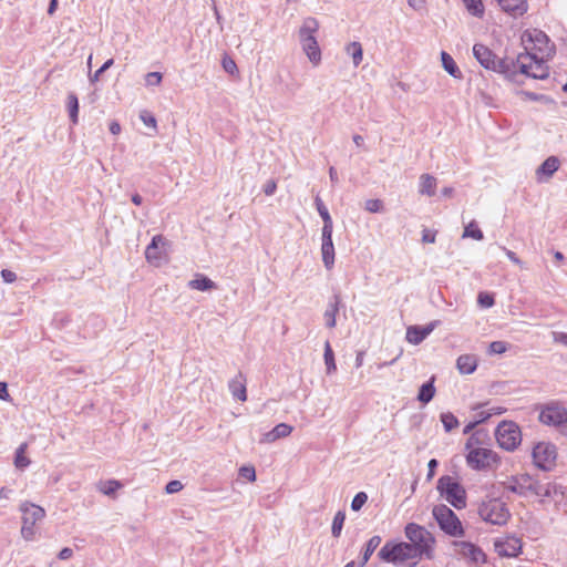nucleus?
<instances>
[{
  "instance_id": "nucleus-1",
  "label": "nucleus",
  "mask_w": 567,
  "mask_h": 567,
  "mask_svg": "<svg viewBox=\"0 0 567 567\" xmlns=\"http://www.w3.org/2000/svg\"><path fill=\"white\" fill-rule=\"evenodd\" d=\"M473 55L486 70L503 74L508 79H513L516 75V63L514 60L497 58L496 54L484 44H474Z\"/></svg>"
},
{
  "instance_id": "nucleus-2",
  "label": "nucleus",
  "mask_w": 567,
  "mask_h": 567,
  "mask_svg": "<svg viewBox=\"0 0 567 567\" xmlns=\"http://www.w3.org/2000/svg\"><path fill=\"white\" fill-rule=\"evenodd\" d=\"M378 556L385 563L393 565H403L411 561V566H415L417 560L422 558L414 546L409 543L386 542L379 550Z\"/></svg>"
},
{
  "instance_id": "nucleus-3",
  "label": "nucleus",
  "mask_w": 567,
  "mask_h": 567,
  "mask_svg": "<svg viewBox=\"0 0 567 567\" xmlns=\"http://www.w3.org/2000/svg\"><path fill=\"white\" fill-rule=\"evenodd\" d=\"M477 514L486 524L504 526L511 518V512L505 502L496 497H487L478 503Z\"/></svg>"
},
{
  "instance_id": "nucleus-4",
  "label": "nucleus",
  "mask_w": 567,
  "mask_h": 567,
  "mask_svg": "<svg viewBox=\"0 0 567 567\" xmlns=\"http://www.w3.org/2000/svg\"><path fill=\"white\" fill-rule=\"evenodd\" d=\"M404 534L405 537L410 540L409 544L414 546L416 553H419L421 557H432L435 539L425 527L415 523H409L404 528Z\"/></svg>"
},
{
  "instance_id": "nucleus-5",
  "label": "nucleus",
  "mask_w": 567,
  "mask_h": 567,
  "mask_svg": "<svg viewBox=\"0 0 567 567\" xmlns=\"http://www.w3.org/2000/svg\"><path fill=\"white\" fill-rule=\"evenodd\" d=\"M436 489L440 495L456 509L466 507L465 488L454 477L449 475L440 477Z\"/></svg>"
},
{
  "instance_id": "nucleus-6",
  "label": "nucleus",
  "mask_w": 567,
  "mask_h": 567,
  "mask_svg": "<svg viewBox=\"0 0 567 567\" xmlns=\"http://www.w3.org/2000/svg\"><path fill=\"white\" fill-rule=\"evenodd\" d=\"M520 40L525 49L523 54L533 55L535 52L539 56H551L554 53V47L550 44L549 38L542 30H526Z\"/></svg>"
},
{
  "instance_id": "nucleus-7",
  "label": "nucleus",
  "mask_w": 567,
  "mask_h": 567,
  "mask_svg": "<svg viewBox=\"0 0 567 567\" xmlns=\"http://www.w3.org/2000/svg\"><path fill=\"white\" fill-rule=\"evenodd\" d=\"M550 56H539L537 53L533 55L518 54L514 61L516 63V71L522 74L532 76L534 79L544 80L549 75L548 66L546 64Z\"/></svg>"
},
{
  "instance_id": "nucleus-8",
  "label": "nucleus",
  "mask_w": 567,
  "mask_h": 567,
  "mask_svg": "<svg viewBox=\"0 0 567 567\" xmlns=\"http://www.w3.org/2000/svg\"><path fill=\"white\" fill-rule=\"evenodd\" d=\"M432 514L440 528L445 534L452 537H461L464 535L461 520L449 506L444 504L435 505Z\"/></svg>"
},
{
  "instance_id": "nucleus-9",
  "label": "nucleus",
  "mask_w": 567,
  "mask_h": 567,
  "mask_svg": "<svg viewBox=\"0 0 567 567\" xmlns=\"http://www.w3.org/2000/svg\"><path fill=\"white\" fill-rule=\"evenodd\" d=\"M22 513L21 536L24 540H33L35 536V524L45 517V511L33 503L23 502L20 505Z\"/></svg>"
},
{
  "instance_id": "nucleus-10",
  "label": "nucleus",
  "mask_w": 567,
  "mask_h": 567,
  "mask_svg": "<svg viewBox=\"0 0 567 567\" xmlns=\"http://www.w3.org/2000/svg\"><path fill=\"white\" fill-rule=\"evenodd\" d=\"M495 436L499 446L506 451L515 450L522 441L520 430L514 422L504 421L498 424Z\"/></svg>"
},
{
  "instance_id": "nucleus-11",
  "label": "nucleus",
  "mask_w": 567,
  "mask_h": 567,
  "mask_svg": "<svg viewBox=\"0 0 567 567\" xmlns=\"http://www.w3.org/2000/svg\"><path fill=\"white\" fill-rule=\"evenodd\" d=\"M537 484L538 481L534 480L530 475L522 474L511 477L504 483V487L505 489L519 496L528 497L530 495L536 496Z\"/></svg>"
},
{
  "instance_id": "nucleus-12",
  "label": "nucleus",
  "mask_w": 567,
  "mask_h": 567,
  "mask_svg": "<svg viewBox=\"0 0 567 567\" xmlns=\"http://www.w3.org/2000/svg\"><path fill=\"white\" fill-rule=\"evenodd\" d=\"M538 417L543 424L560 429L567 417V409L558 402H550L542 408Z\"/></svg>"
},
{
  "instance_id": "nucleus-13",
  "label": "nucleus",
  "mask_w": 567,
  "mask_h": 567,
  "mask_svg": "<svg viewBox=\"0 0 567 567\" xmlns=\"http://www.w3.org/2000/svg\"><path fill=\"white\" fill-rule=\"evenodd\" d=\"M467 464L474 470L491 467L498 462L497 454L486 447H476L468 452Z\"/></svg>"
},
{
  "instance_id": "nucleus-14",
  "label": "nucleus",
  "mask_w": 567,
  "mask_h": 567,
  "mask_svg": "<svg viewBox=\"0 0 567 567\" xmlns=\"http://www.w3.org/2000/svg\"><path fill=\"white\" fill-rule=\"evenodd\" d=\"M556 458V449L548 443H538L533 449V460L537 467L548 470Z\"/></svg>"
},
{
  "instance_id": "nucleus-15",
  "label": "nucleus",
  "mask_w": 567,
  "mask_h": 567,
  "mask_svg": "<svg viewBox=\"0 0 567 567\" xmlns=\"http://www.w3.org/2000/svg\"><path fill=\"white\" fill-rule=\"evenodd\" d=\"M167 245V240L162 235H156L152 238V241L145 249V257L147 261L155 262L159 261L164 255V247Z\"/></svg>"
},
{
  "instance_id": "nucleus-16",
  "label": "nucleus",
  "mask_w": 567,
  "mask_h": 567,
  "mask_svg": "<svg viewBox=\"0 0 567 567\" xmlns=\"http://www.w3.org/2000/svg\"><path fill=\"white\" fill-rule=\"evenodd\" d=\"M560 161L557 156L547 157L543 164L536 169V177L538 182H547L558 171Z\"/></svg>"
},
{
  "instance_id": "nucleus-17",
  "label": "nucleus",
  "mask_w": 567,
  "mask_h": 567,
  "mask_svg": "<svg viewBox=\"0 0 567 567\" xmlns=\"http://www.w3.org/2000/svg\"><path fill=\"white\" fill-rule=\"evenodd\" d=\"M436 321L425 327L411 326L406 329V340L412 344H420L436 327Z\"/></svg>"
},
{
  "instance_id": "nucleus-18",
  "label": "nucleus",
  "mask_w": 567,
  "mask_h": 567,
  "mask_svg": "<svg viewBox=\"0 0 567 567\" xmlns=\"http://www.w3.org/2000/svg\"><path fill=\"white\" fill-rule=\"evenodd\" d=\"M458 554H461L464 557L470 558L474 563H484L485 561V554L483 550L475 546L472 543L468 542H458L455 543Z\"/></svg>"
},
{
  "instance_id": "nucleus-19",
  "label": "nucleus",
  "mask_w": 567,
  "mask_h": 567,
  "mask_svg": "<svg viewBox=\"0 0 567 567\" xmlns=\"http://www.w3.org/2000/svg\"><path fill=\"white\" fill-rule=\"evenodd\" d=\"M302 51L308 56L309 61L313 65H318L321 62V50L319 48L317 37L316 38H307L299 40Z\"/></svg>"
},
{
  "instance_id": "nucleus-20",
  "label": "nucleus",
  "mask_w": 567,
  "mask_h": 567,
  "mask_svg": "<svg viewBox=\"0 0 567 567\" xmlns=\"http://www.w3.org/2000/svg\"><path fill=\"white\" fill-rule=\"evenodd\" d=\"M228 389L235 400L245 402L247 400L246 377L238 374L228 382Z\"/></svg>"
},
{
  "instance_id": "nucleus-21",
  "label": "nucleus",
  "mask_w": 567,
  "mask_h": 567,
  "mask_svg": "<svg viewBox=\"0 0 567 567\" xmlns=\"http://www.w3.org/2000/svg\"><path fill=\"white\" fill-rule=\"evenodd\" d=\"M292 426L287 423L277 424L271 431L265 433L260 439V443H274L279 439L287 437L291 434Z\"/></svg>"
},
{
  "instance_id": "nucleus-22",
  "label": "nucleus",
  "mask_w": 567,
  "mask_h": 567,
  "mask_svg": "<svg viewBox=\"0 0 567 567\" xmlns=\"http://www.w3.org/2000/svg\"><path fill=\"white\" fill-rule=\"evenodd\" d=\"M319 21L313 17H307L302 20V23L298 30V39L316 38L319 31Z\"/></svg>"
},
{
  "instance_id": "nucleus-23",
  "label": "nucleus",
  "mask_w": 567,
  "mask_h": 567,
  "mask_svg": "<svg viewBox=\"0 0 567 567\" xmlns=\"http://www.w3.org/2000/svg\"><path fill=\"white\" fill-rule=\"evenodd\" d=\"M558 495H564L561 485L556 483L542 484L538 482L536 496L542 497V501H544V498H554L557 501Z\"/></svg>"
},
{
  "instance_id": "nucleus-24",
  "label": "nucleus",
  "mask_w": 567,
  "mask_h": 567,
  "mask_svg": "<svg viewBox=\"0 0 567 567\" xmlns=\"http://www.w3.org/2000/svg\"><path fill=\"white\" fill-rule=\"evenodd\" d=\"M501 8L514 17L523 16L527 11L526 0H497Z\"/></svg>"
},
{
  "instance_id": "nucleus-25",
  "label": "nucleus",
  "mask_w": 567,
  "mask_h": 567,
  "mask_svg": "<svg viewBox=\"0 0 567 567\" xmlns=\"http://www.w3.org/2000/svg\"><path fill=\"white\" fill-rule=\"evenodd\" d=\"M501 556L516 557L522 551V542L519 538H508L503 545H496Z\"/></svg>"
},
{
  "instance_id": "nucleus-26",
  "label": "nucleus",
  "mask_w": 567,
  "mask_h": 567,
  "mask_svg": "<svg viewBox=\"0 0 567 567\" xmlns=\"http://www.w3.org/2000/svg\"><path fill=\"white\" fill-rule=\"evenodd\" d=\"M437 179L430 174H422L419 178V193L432 197L435 195Z\"/></svg>"
},
{
  "instance_id": "nucleus-27",
  "label": "nucleus",
  "mask_w": 567,
  "mask_h": 567,
  "mask_svg": "<svg viewBox=\"0 0 567 567\" xmlns=\"http://www.w3.org/2000/svg\"><path fill=\"white\" fill-rule=\"evenodd\" d=\"M456 367L460 373L471 374L477 368V360L472 354H462L457 358Z\"/></svg>"
},
{
  "instance_id": "nucleus-28",
  "label": "nucleus",
  "mask_w": 567,
  "mask_h": 567,
  "mask_svg": "<svg viewBox=\"0 0 567 567\" xmlns=\"http://www.w3.org/2000/svg\"><path fill=\"white\" fill-rule=\"evenodd\" d=\"M434 382H435V377H431V379L423 383L420 389H419V393H417V400L422 403V404H427L429 402H431L435 395V392H436V389H435V385H434Z\"/></svg>"
},
{
  "instance_id": "nucleus-29",
  "label": "nucleus",
  "mask_w": 567,
  "mask_h": 567,
  "mask_svg": "<svg viewBox=\"0 0 567 567\" xmlns=\"http://www.w3.org/2000/svg\"><path fill=\"white\" fill-rule=\"evenodd\" d=\"M339 305H340V297L338 295H334L333 298L328 303V307L323 313L326 326L328 328H334L336 327V316L339 311Z\"/></svg>"
},
{
  "instance_id": "nucleus-30",
  "label": "nucleus",
  "mask_w": 567,
  "mask_h": 567,
  "mask_svg": "<svg viewBox=\"0 0 567 567\" xmlns=\"http://www.w3.org/2000/svg\"><path fill=\"white\" fill-rule=\"evenodd\" d=\"M443 69L453 78L461 79L463 76L461 70L456 65L454 59L445 51L441 52Z\"/></svg>"
},
{
  "instance_id": "nucleus-31",
  "label": "nucleus",
  "mask_w": 567,
  "mask_h": 567,
  "mask_svg": "<svg viewBox=\"0 0 567 567\" xmlns=\"http://www.w3.org/2000/svg\"><path fill=\"white\" fill-rule=\"evenodd\" d=\"M188 287L194 290L208 291L216 288V284L204 275H197L188 282Z\"/></svg>"
},
{
  "instance_id": "nucleus-32",
  "label": "nucleus",
  "mask_w": 567,
  "mask_h": 567,
  "mask_svg": "<svg viewBox=\"0 0 567 567\" xmlns=\"http://www.w3.org/2000/svg\"><path fill=\"white\" fill-rule=\"evenodd\" d=\"M381 537L375 535V536H372L367 545H365V549L362 554V559H361V566H364L368 560L370 559L371 555L374 553V550L380 546L381 544Z\"/></svg>"
},
{
  "instance_id": "nucleus-33",
  "label": "nucleus",
  "mask_w": 567,
  "mask_h": 567,
  "mask_svg": "<svg viewBox=\"0 0 567 567\" xmlns=\"http://www.w3.org/2000/svg\"><path fill=\"white\" fill-rule=\"evenodd\" d=\"M122 483L116 480L102 481L97 484V489L107 496H113L122 487Z\"/></svg>"
},
{
  "instance_id": "nucleus-34",
  "label": "nucleus",
  "mask_w": 567,
  "mask_h": 567,
  "mask_svg": "<svg viewBox=\"0 0 567 567\" xmlns=\"http://www.w3.org/2000/svg\"><path fill=\"white\" fill-rule=\"evenodd\" d=\"M347 53L352 58L354 66H358L363 59L362 45L359 42H351L346 48Z\"/></svg>"
},
{
  "instance_id": "nucleus-35",
  "label": "nucleus",
  "mask_w": 567,
  "mask_h": 567,
  "mask_svg": "<svg viewBox=\"0 0 567 567\" xmlns=\"http://www.w3.org/2000/svg\"><path fill=\"white\" fill-rule=\"evenodd\" d=\"M321 255L324 267L330 270L334 265V245H321Z\"/></svg>"
},
{
  "instance_id": "nucleus-36",
  "label": "nucleus",
  "mask_w": 567,
  "mask_h": 567,
  "mask_svg": "<svg viewBox=\"0 0 567 567\" xmlns=\"http://www.w3.org/2000/svg\"><path fill=\"white\" fill-rule=\"evenodd\" d=\"M68 110L69 116L73 124H76L79 121V100L74 93H70L68 95Z\"/></svg>"
},
{
  "instance_id": "nucleus-37",
  "label": "nucleus",
  "mask_w": 567,
  "mask_h": 567,
  "mask_svg": "<svg viewBox=\"0 0 567 567\" xmlns=\"http://www.w3.org/2000/svg\"><path fill=\"white\" fill-rule=\"evenodd\" d=\"M323 358H324V363H326V368H327V373L331 374V373L336 372L337 365H336V361H334V354H333L331 346L328 341L324 344Z\"/></svg>"
},
{
  "instance_id": "nucleus-38",
  "label": "nucleus",
  "mask_w": 567,
  "mask_h": 567,
  "mask_svg": "<svg viewBox=\"0 0 567 567\" xmlns=\"http://www.w3.org/2000/svg\"><path fill=\"white\" fill-rule=\"evenodd\" d=\"M27 446H28L27 443H22L17 449V452H16L14 465L20 470L25 468L30 464V460L24 455Z\"/></svg>"
},
{
  "instance_id": "nucleus-39",
  "label": "nucleus",
  "mask_w": 567,
  "mask_h": 567,
  "mask_svg": "<svg viewBox=\"0 0 567 567\" xmlns=\"http://www.w3.org/2000/svg\"><path fill=\"white\" fill-rule=\"evenodd\" d=\"M346 520V513L342 511L337 512V514L333 517L332 526H331V533L333 537H339L341 535L343 524Z\"/></svg>"
},
{
  "instance_id": "nucleus-40",
  "label": "nucleus",
  "mask_w": 567,
  "mask_h": 567,
  "mask_svg": "<svg viewBox=\"0 0 567 567\" xmlns=\"http://www.w3.org/2000/svg\"><path fill=\"white\" fill-rule=\"evenodd\" d=\"M467 11L475 16L482 17L484 13V6L481 0H463Z\"/></svg>"
},
{
  "instance_id": "nucleus-41",
  "label": "nucleus",
  "mask_w": 567,
  "mask_h": 567,
  "mask_svg": "<svg viewBox=\"0 0 567 567\" xmlns=\"http://www.w3.org/2000/svg\"><path fill=\"white\" fill-rule=\"evenodd\" d=\"M315 204H316V208H317L320 217L323 220V225L333 224L328 208L326 207V205L323 204V202L321 200V198L319 196L316 197Z\"/></svg>"
},
{
  "instance_id": "nucleus-42",
  "label": "nucleus",
  "mask_w": 567,
  "mask_h": 567,
  "mask_svg": "<svg viewBox=\"0 0 567 567\" xmlns=\"http://www.w3.org/2000/svg\"><path fill=\"white\" fill-rule=\"evenodd\" d=\"M463 237H471L475 240H482L484 235L483 231L476 226L475 221H472L465 227Z\"/></svg>"
},
{
  "instance_id": "nucleus-43",
  "label": "nucleus",
  "mask_w": 567,
  "mask_h": 567,
  "mask_svg": "<svg viewBox=\"0 0 567 567\" xmlns=\"http://www.w3.org/2000/svg\"><path fill=\"white\" fill-rule=\"evenodd\" d=\"M441 422L443 423L446 432H451L458 426L457 419L450 412L441 414Z\"/></svg>"
},
{
  "instance_id": "nucleus-44",
  "label": "nucleus",
  "mask_w": 567,
  "mask_h": 567,
  "mask_svg": "<svg viewBox=\"0 0 567 567\" xmlns=\"http://www.w3.org/2000/svg\"><path fill=\"white\" fill-rule=\"evenodd\" d=\"M368 501V495L364 492H359L354 495L351 502V509L354 512L360 511Z\"/></svg>"
},
{
  "instance_id": "nucleus-45",
  "label": "nucleus",
  "mask_w": 567,
  "mask_h": 567,
  "mask_svg": "<svg viewBox=\"0 0 567 567\" xmlns=\"http://www.w3.org/2000/svg\"><path fill=\"white\" fill-rule=\"evenodd\" d=\"M477 302L483 308H491L492 306H494L495 300L493 295L487 292H480L477 297Z\"/></svg>"
},
{
  "instance_id": "nucleus-46",
  "label": "nucleus",
  "mask_w": 567,
  "mask_h": 567,
  "mask_svg": "<svg viewBox=\"0 0 567 567\" xmlns=\"http://www.w3.org/2000/svg\"><path fill=\"white\" fill-rule=\"evenodd\" d=\"M113 63H114V60H113V59H109V60H106V61L102 64V66H101L99 70H96V71H95V73H94V74H91V75H90V82H91V83H95V82H97V81H99V79H100V76H101V74H102V73H104L106 70H109V69L113 65Z\"/></svg>"
},
{
  "instance_id": "nucleus-47",
  "label": "nucleus",
  "mask_w": 567,
  "mask_h": 567,
  "mask_svg": "<svg viewBox=\"0 0 567 567\" xmlns=\"http://www.w3.org/2000/svg\"><path fill=\"white\" fill-rule=\"evenodd\" d=\"M507 344L504 341H493L489 343L488 351L492 354H502L506 352Z\"/></svg>"
},
{
  "instance_id": "nucleus-48",
  "label": "nucleus",
  "mask_w": 567,
  "mask_h": 567,
  "mask_svg": "<svg viewBox=\"0 0 567 567\" xmlns=\"http://www.w3.org/2000/svg\"><path fill=\"white\" fill-rule=\"evenodd\" d=\"M333 224L323 225L321 233V245L333 244L332 241Z\"/></svg>"
},
{
  "instance_id": "nucleus-49",
  "label": "nucleus",
  "mask_w": 567,
  "mask_h": 567,
  "mask_svg": "<svg viewBox=\"0 0 567 567\" xmlns=\"http://www.w3.org/2000/svg\"><path fill=\"white\" fill-rule=\"evenodd\" d=\"M364 208L370 213H379L383 208V203L380 199H368L364 204Z\"/></svg>"
},
{
  "instance_id": "nucleus-50",
  "label": "nucleus",
  "mask_w": 567,
  "mask_h": 567,
  "mask_svg": "<svg viewBox=\"0 0 567 567\" xmlns=\"http://www.w3.org/2000/svg\"><path fill=\"white\" fill-rule=\"evenodd\" d=\"M163 75L159 72H150L145 76L146 85H159L162 82Z\"/></svg>"
},
{
  "instance_id": "nucleus-51",
  "label": "nucleus",
  "mask_w": 567,
  "mask_h": 567,
  "mask_svg": "<svg viewBox=\"0 0 567 567\" xmlns=\"http://www.w3.org/2000/svg\"><path fill=\"white\" fill-rule=\"evenodd\" d=\"M140 118L146 126L156 128V118L150 112H141Z\"/></svg>"
},
{
  "instance_id": "nucleus-52",
  "label": "nucleus",
  "mask_w": 567,
  "mask_h": 567,
  "mask_svg": "<svg viewBox=\"0 0 567 567\" xmlns=\"http://www.w3.org/2000/svg\"><path fill=\"white\" fill-rule=\"evenodd\" d=\"M182 489H183V484L178 480H173V481L168 482L165 486V492L167 494H175Z\"/></svg>"
},
{
  "instance_id": "nucleus-53",
  "label": "nucleus",
  "mask_w": 567,
  "mask_h": 567,
  "mask_svg": "<svg viewBox=\"0 0 567 567\" xmlns=\"http://www.w3.org/2000/svg\"><path fill=\"white\" fill-rule=\"evenodd\" d=\"M223 68L224 70L229 73V74H235L237 72V65L235 63V61L228 56H225L223 59Z\"/></svg>"
},
{
  "instance_id": "nucleus-54",
  "label": "nucleus",
  "mask_w": 567,
  "mask_h": 567,
  "mask_svg": "<svg viewBox=\"0 0 567 567\" xmlns=\"http://www.w3.org/2000/svg\"><path fill=\"white\" fill-rule=\"evenodd\" d=\"M239 474L241 477L247 478L250 482H254L256 480V472L252 466H243L239 470Z\"/></svg>"
},
{
  "instance_id": "nucleus-55",
  "label": "nucleus",
  "mask_w": 567,
  "mask_h": 567,
  "mask_svg": "<svg viewBox=\"0 0 567 567\" xmlns=\"http://www.w3.org/2000/svg\"><path fill=\"white\" fill-rule=\"evenodd\" d=\"M501 249L505 252L507 258L515 265L524 268V262L516 256V254L504 246H501Z\"/></svg>"
},
{
  "instance_id": "nucleus-56",
  "label": "nucleus",
  "mask_w": 567,
  "mask_h": 567,
  "mask_svg": "<svg viewBox=\"0 0 567 567\" xmlns=\"http://www.w3.org/2000/svg\"><path fill=\"white\" fill-rule=\"evenodd\" d=\"M551 337L555 343H561L567 347V332L554 331Z\"/></svg>"
},
{
  "instance_id": "nucleus-57",
  "label": "nucleus",
  "mask_w": 567,
  "mask_h": 567,
  "mask_svg": "<svg viewBox=\"0 0 567 567\" xmlns=\"http://www.w3.org/2000/svg\"><path fill=\"white\" fill-rule=\"evenodd\" d=\"M436 239V233L430 229H424L422 233V241L426 244H433Z\"/></svg>"
},
{
  "instance_id": "nucleus-58",
  "label": "nucleus",
  "mask_w": 567,
  "mask_h": 567,
  "mask_svg": "<svg viewBox=\"0 0 567 567\" xmlns=\"http://www.w3.org/2000/svg\"><path fill=\"white\" fill-rule=\"evenodd\" d=\"M277 189V184L274 179H269L265 185H264V193L267 195V196H271L275 194Z\"/></svg>"
},
{
  "instance_id": "nucleus-59",
  "label": "nucleus",
  "mask_w": 567,
  "mask_h": 567,
  "mask_svg": "<svg viewBox=\"0 0 567 567\" xmlns=\"http://www.w3.org/2000/svg\"><path fill=\"white\" fill-rule=\"evenodd\" d=\"M1 277H2L3 281L8 282V284H11V282L16 281V279H17V275L9 269H3L1 271Z\"/></svg>"
},
{
  "instance_id": "nucleus-60",
  "label": "nucleus",
  "mask_w": 567,
  "mask_h": 567,
  "mask_svg": "<svg viewBox=\"0 0 567 567\" xmlns=\"http://www.w3.org/2000/svg\"><path fill=\"white\" fill-rule=\"evenodd\" d=\"M437 465H439V462L435 458H432L429 461V463H427V467H429L427 480L433 478Z\"/></svg>"
},
{
  "instance_id": "nucleus-61",
  "label": "nucleus",
  "mask_w": 567,
  "mask_h": 567,
  "mask_svg": "<svg viewBox=\"0 0 567 567\" xmlns=\"http://www.w3.org/2000/svg\"><path fill=\"white\" fill-rule=\"evenodd\" d=\"M72 556H73V550H72L70 547H64V548H62V549L59 551V554H58V557H59V559H61V560L70 559Z\"/></svg>"
},
{
  "instance_id": "nucleus-62",
  "label": "nucleus",
  "mask_w": 567,
  "mask_h": 567,
  "mask_svg": "<svg viewBox=\"0 0 567 567\" xmlns=\"http://www.w3.org/2000/svg\"><path fill=\"white\" fill-rule=\"evenodd\" d=\"M408 4L414 10H423L425 8V0H408Z\"/></svg>"
},
{
  "instance_id": "nucleus-63",
  "label": "nucleus",
  "mask_w": 567,
  "mask_h": 567,
  "mask_svg": "<svg viewBox=\"0 0 567 567\" xmlns=\"http://www.w3.org/2000/svg\"><path fill=\"white\" fill-rule=\"evenodd\" d=\"M0 400L9 401L10 394L8 392V385L6 382H0Z\"/></svg>"
},
{
  "instance_id": "nucleus-64",
  "label": "nucleus",
  "mask_w": 567,
  "mask_h": 567,
  "mask_svg": "<svg viewBox=\"0 0 567 567\" xmlns=\"http://www.w3.org/2000/svg\"><path fill=\"white\" fill-rule=\"evenodd\" d=\"M109 128H110V132L114 135H117L121 132V125L116 121L111 122Z\"/></svg>"
}]
</instances>
